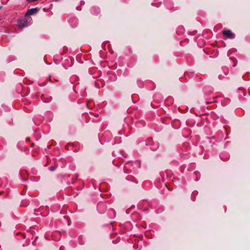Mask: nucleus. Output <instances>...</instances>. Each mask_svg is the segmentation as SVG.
<instances>
[{
	"label": "nucleus",
	"mask_w": 250,
	"mask_h": 250,
	"mask_svg": "<svg viewBox=\"0 0 250 250\" xmlns=\"http://www.w3.org/2000/svg\"><path fill=\"white\" fill-rule=\"evenodd\" d=\"M49 169H50V170L51 171H54L55 170V168L53 167H49Z\"/></svg>",
	"instance_id": "obj_4"
},
{
	"label": "nucleus",
	"mask_w": 250,
	"mask_h": 250,
	"mask_svg": "<svg viewBox=\"0 0 250 250\" xmlns=\"http://www.w3.org/2000/svg\"><path fill=\"white\" fill-rule=\"evenodd\" d=\"M236 65V62H234V64L233 65V67H235Z\"/></svg>",
	"instance_id": "obj_5"
},
{
	"label": "nucleus",
	"mask_w": 250,
	"mask_h": 250,
	"mask_svg": "<svg viewBox=\"0 0 250 250\" xmlns=\"http://www.w3.org/2000/svg\"><path fill=\"white\" fill-rule=\"evenodd\" d=\"M1 8V6H0V9Z\"/></svg>",
	"instance_id": "obj_7"
},
{
	"label": "nucleus",
	"mask_w": 250,
	"mask_h": 250,
	"mask_svg": "<svg viewBox=\"0 0 250 250\" xmlns=\"http://www.w3.org/2000/svg\"><path fill=\"white\" fill-rule=\"evenodd\" d=\"M26 22L25 21H20L18 22V25L20 27H23L26 25Z\"/></svg>",
	"instance_id": "obj_3"
},
{
	"label": "nucleus",
	"mask_w": 250,
	"mask_h": 250,
	"mask_svg": "<svg viewBox=\"0 0 250 250\" xmlns=\"http://www.w3.org/2000/svg\"><path fill=\"white\" fill-rule=\"evenodd\" d=\"M39 10V9L38 8H31L27 11V12L26 13V16H30V15H34V14H36L37 13H38Z\"/></svg>",
	"instance_id": "obj_1"
},
{
	"label": "nucleus",
	"mask_w": 250,
	"mask_h": 250,
	"mask_svg": "<svg viewBox=\"0 0 250 250\" xmlns=\"http://www.w3.org/2000/svg\"><path fill=\"white\" fill-rule=\"evenodd\" d=\"M223 34L229 39L234 38L235 37L234 34L230 30L224 31Z\"/></svg>",
	"instance_id": "obj_2"
},
{
	"label": "nucleus",
	"mask_w": 250,
	"mask_h": 250,
	"mask_svg": "<svg viewBox=\"0 0 250 250\" xmlns=\"http://www.w3.org/2000/svg\"><path fill=\"white\" fill-rule=\"evenodd\" d=\"M77 9H78V10H79L80 9L78 8V7L77 8Z\"/></svg>",
	"instance_id": "obj_6"
}]
</instances>
